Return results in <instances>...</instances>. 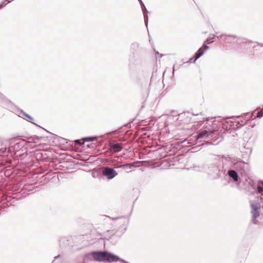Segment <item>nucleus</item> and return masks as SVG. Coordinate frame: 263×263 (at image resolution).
I'll return each instance as SVG.
<instances>
[{"label":"nucleus","mask_w":263,"mask_h":263,"mask_svg":"<svg viewBox=\"0 0 263 263\" xmlns=\"http://www.w3.org/2000/svg\"><path fill=\"white\" fill-rule=\"evenodd\" d=\"M92 255L94 260L99 261L116 262L120 260L118 256L107 252H93Z\"/></svg>","instance_id":"nucleus-1"},{"label":"nucleus","mask_w":263,"mask_h":263,"mask_svg":"<svg viewBox=\"0 0 263 263\" xmlns=\"http://www.w3.org/2000/svg\"><path fill=\"white\" fill-rule=\"evenodd\" d=\"M102 174L108 179H111L118 175V173L112 168L105 167L103 168Z\"/></svg>","instance_id":"nucleus-2"},{"label":"nucleus","mask_w":263,"mask_h":263,"mask_svg":"<svg viewBox=\"0 0 263 263\" xmlns=\"http://www.w3.org/2000/svg\"><path fill=\"white\" fill-rule=\"evenodd\" d=\"M206 43H208V41H206L204 45L198 50L194 57V60L193 61V58L190 60V63H195V61L203 54L204 50L208 48V47L205 45Z\"/></svg>","instance_id":"nucleus-3"},{"label":"nucleus","mask_w":263,"mask_h":263,"mask_svg":"<svg viewBox=\"0 0 263 263\" xmlns=\"http://www.w3.org/2000/svg\"><path fill=\"white\" fill-rule=\"evenodd\" d=\"M111 147L115 152H120L122 149L121 144L119 143L112 144Z\"/></svg>","instance_id":"nucleus-4"},{"label":"nucleus","mask_w":263,"mask_h":263,"mask_svg":"<svg viewBox=\"0 0 263 263\" xmlns=\"http://www.w3.org/2000/svg\"><path fill=\"white\" fill-rule=\"evenodd\" d=\"M229 175L232 178L234 181H237L238 180V175L237 173L233 170H231L229 171Z\"/></svg>","instance_id":"nucleus-5"},{"label":"nucleus","mask_w":263,"mask_h":263,"mask_svg":"<svg viewBox=\"0 0 263 263\" xmlns=\"http://www.w3.org/2000/svg\"><path fill=\"white\" fill-rule=\"evenodd\" d=\"M252 213L253 215V222L254 223L256 224L257 222L255 219L259 216V212L258 210H256L252 211Z\"/></svg>","instance_id":"nucleus-6"},{"label":"nucleus","mask_w":263,"mask_h":263,"mask_svg":"<svg viewBox=\"0 0 263 263\" xmlns=\"http://www.w3.org/2000/svg\"><path fill=\"white\" fill-rule=\"evenodd\" d=\"M251 206L252 209V211L259 210L260 209V205L258 203H251Z\"/></svg>","instance_id":"nucleus-7"},{"label":"nucleus","mask_w":263,"mask_h":263,"mask_svg":"<svg viewBox=\"0 0 263 263\" xmlns=\"http://www.w3.org/2000/svg\"><path fill=\"white\" fill-rule=\"evenodd\" d=\"M209 134L208 132L206 130L201 132L198 136V138H202L206 137Z\"/></svg>","instance_id":"nucleus-8"},{"label":"nucleus","mask_w":263,"mask_h":263,"mask_svg":"<svg viewBox=\"0 0 263 263\" xmlns=\"http://www.w3.org/2000/svg\"><path fill=\"white\" fill-rule=\"evenodd\" d=\"M257 190L259 193L263 192V182L258 184L257 186Z\"/></svg>","instance_id":"nucleus-9"},{"label":"nucleus","mask_w":263,"mask_h":263,"mask_svg":"<svg viewBox=\"0 0 263 263\" xmlns=\"http://www.w3.org/2000/svg\"><path fill=\"white\" fill-rule=\"evenodd\" d=\"M116 167V168H122L123 169H125V168H130V166L129 164L127 163L125 164L119 165Z\"/></svg>","instance_id":"nucleus-10"},{"label":"nucleus","mask_w":263,"mask_h":263,"mask_svg":"<svg viewBox=\"0 0 263 263\" xmlns=\"http://www.w3.org/2000/svg\"><path fill=\"white\" fill-rule=\"evenodd\" d=\"M95 139V137H87L84 139L85 141H93Z\"/></svg>","instance_id":"nucleus-11"},{"label":"nucleus","mask_w":263,"mask_h":263,"mask_svg":"<svg viewBox=\"0 0 263 263\" xmlns=\"http://www.w3.org/2000/svg\"><path fill=\"white\" fill-rule=\"evenodd\" d=\"M262 116H263V109H262L261 110L258 111L257 112V117H261Z\"/></svg>","instance_id":"nucleus-12"}]
</instances>
